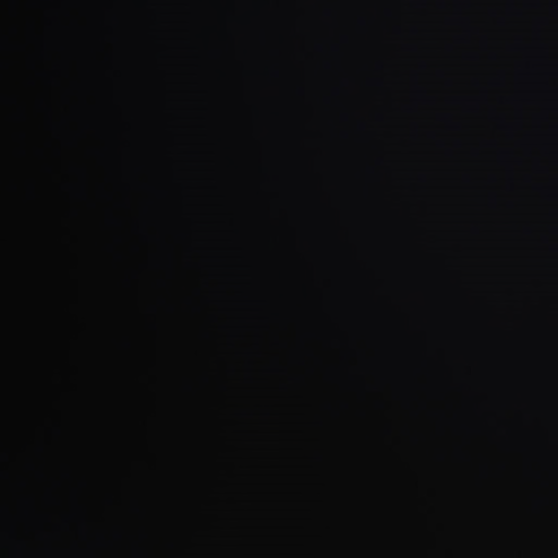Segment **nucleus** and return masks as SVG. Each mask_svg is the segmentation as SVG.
Masks as SVG:
<instances>
[{
    "label": "nucleus",
    "mask_w": 558,
    "mask_h": 558,
    "mask_svg": "<svg viewBox=\"0 0 558 558\" xmlns=\"http://www.w3.org/2000/svg\"><path fill=\"white\" fill-rule=\"evenodd\" d=\"M521 20V4L519 2V22ZM519 51H521V27L519 25Z\"/></svg>",
    "instance_id": "2"
},
{
    "label": "nucleus",
    "mask_w": 558,
    "mask_h": 558,
    "mask_svg": "<svg viewBox=\"0 0 558 558\" xmlns=\"http://www.w3.org/2000/svg\"><path fill=\"white\" fill-rule=\"evenodd\" d=\"M521 446V158L519 156V558H522Z\"/></svg>",
    "instance_id": "1"
},
{
    "label": "nucleus",
    "mask_w": 558,
    "mask_h": 558,
    "mask_svg": "<svg viewBox=\"0 0 558 558\" xmlns=\"http://www.w3.org/2000/svg\"><path fill=\"white\" fill-rule=\"evenodd\" d=\"M521 130V96L519 94V132Z\"/></svg>",
    "instance_id": "3"
}]
</instances>
